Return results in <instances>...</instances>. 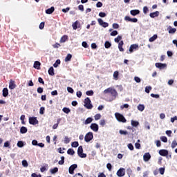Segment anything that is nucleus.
I'll return each instance as SVG.
<instances>
[{"label":"nucleus","instance_id":"nucleus-1","mask_svg":"<svg viewBox=\"0 0 177 177\" xmlns=\"http://www.w3.org/2000/svg\"><path fill=\"white\" fill-rule=\"evenodd\" d=\"M104 93H111V96L113 97L114 99L118 96V93L114 88H108L104 91Z\"/></svg>","mask_w":177,"mask_h":177},{"label":"nucleus","instance_id":"nucleus-2","mask_svg":"<svg viewBox=\"0 0 177 177\" xmlns=\"http://www.w3.org/2000/svg\"><path fill=\"white\" fill-rule=\"evenodd\" d=\"M115 117L119 122H123V123L127 122V119L125 118V117H124V115L120 113H115Z\"/></svg>","mask_w":177,"mask_h":177},{"label":"nucleus","instance_id":"nucleus-3","mask_svg":"<svg viewBox=\"0 0 177 177\" xmlns=\"http://www.w3.org/2000/svg\"><path fill=\"white\" fill-rule=\"evenodd\" d=\"M84 107H86V109H88V110H91L93 108V105L91 104V99L89 97L85 98Z\"/></svg>","mask_w":177,"mask_h":177},{"label":"nucleus","instance_id":"nucleus-4","mask_svg":"<svg viewBox=\"0 0 177 177\" xmlns=\"http://www.w3.org/2000/svg\"><path fill=\"white\" fill-rule=\"evenodd\" d=\"M77 155L80 158H86V153H84V149L82 146H80L77 149Z\"/></svg>","mask_w":177,"mask_h":177},{"label":"nucleus","instance_id":"nucleus-5","mask_svg":"<svg viewBox=\"0 0 177 177\" xmlns=\"http://www.w3.org/2000/svg\"><path fill=\"white\" fill-rule=\"evenodd\" d=\"M92 139H93V133H92V132L87 133L86 134V136H84V140L87 143L91 142V140H92Z\"/></svg>","mask_w":177,"mask_h":177},{"label":"nucleus","instance_id":"nucleus-6","mask_svg":"<svg viewBox=\"0 0 177 177\" xmlns=\"http://www.w3.org/2000/svg\"><path fill=\"white\" fill-rule=\"evenodd\" d=\"M29 124H30V125H37V124H38V120H37V117H30Z\"/></svg>","mask_w":177,"mask_h":177},{"label":"nucleus","instance_id":"nucleus-7","mask_svg":"<svg viewBox=\"0 0 177 177\" xmlns=\"http://www.w3.org/2000/svg\"><path fill=\"white\" fill-rule=\"evenodd\" d=\"M116 174L118 177L125 176V169L120 168L118 170Z\"/></svg>","mask_w":177,"mask_h":177},{"label":"nucleus","instance_id":"nucleus-8","mask_svg":"<svg viewBox=\"0 0 177 177\" xmlns=\"http://www.w3.org/2000/svg\"><path fill=\"white\" fill-rule=\"evenodd\" d=\"M78 165L77 164L72 165L68 169V172L71 175H74V170L77 168Z\"/></svg>","mask_w":177,"mask_h":177},{"label":"nucleus","instance_id":"nucleus-9","mask_svg":"<svg viewBox=\"0 0 177 177\" xmlns=\"http://www.w3.org/2000/svg\"><path fill=\"white\" fill-rule=\"evenodd\" d=\"M138 49H139L138 44H132L130 46L129 50L130 53H133V50H138Z\"/></svg>","mask_w":177,"mask_h":177},{"label":"nucleus","instance_id":"nucleus-10","mask_svg":"<svg viewBox=\"0 0 177 177\" xmlns=\"http://www.w3.org/2000/svg\"><path fill=\"white\" fill-rule=\"evenodd\" d=\"M97 21H98L100 26H102V27H104V28L109 27V23L103 21V19H102L100 18L97 19Z\"/></svg>","mask_w":177,"mask_h":177},{"label":"nucleus","instance_id":"nucleus-11","mask_svg":"<svg viewBox=\"0 0 177 177\" xmlns=\"http://www.w3.org/2000/svg\"><path fill=\"white\" fill-rule=\"evenodd\" d=\"M90 128L94 132H97V131H99V125H97L96 123H92L90 126Z\"/></svg>","mask_w":177,"mask_h":177},{"label":"nucleus","instance_id":"nucleus-12","mask_svg":"<svg viewBox=\"0 0 177 177\" xmlns=\"http://www.w3.org/2000/svg\"><path fill=\"white\" fill-rule=\"evenodd\" d=\"M155 66L157 68H160V70H164L167 67V64L156 63Z\"/></svg>","mask_w":177,"mask_h":177},{"label":"nucleus","instance_id":"nucleus-13","mask_svg":"<svg viewBox=\"0 0 177 177\" xmlns=\"http://www.w3.org/2000/svg\"><path fill=\"white\" fill-rule=\"evenodd\" d=\"M150 158H151V155H150V153L147 152L144 154L143 160L144 161H145V162H147V161H149Z\"/></svg>","mask_w":177,"mask_h":177},{"label":"nucleus","instance_id":"nucleus-14","mask_svg":"<svg viewBox=\"0 0 177 177\" xmlns=\"http://www.w3.org/2000/svg\"><path fill=\"white\" fill-rule=\"evenodd\" d=\"M160 156H162V157H167L168 155V150L166 149H160L159 151Z\"/></svg>","mask_w":177,"mask_h":177},{"label":"nucleus","instance_id":"nucleus-15","mask_svg":"<svg viewBox=\"0 0 177 177\" xmlns=\"http://www.w3.org/2000/svg\"><path fill=\"white\" fill-rule=\"evenodd\" d=\"M72 27L73 30H77V28H80L81 27V24H80L79 21H76L72 24Z\"/></svg>","mask_w":177,"mask_h":177},{"label":"nucleus","instance_id":"nucleus-16","mask_svg":"<svg viewBox=\"0 0 177 177\" xmlns=\"http://www.w3.org/2000/svg\"><path fill=\"white\" fill-rule=\"evenodd\" d=\"M16 88V83L14 80H10L9 82V88L10 89H15Z\"/></svg>","mask_w":177,"mask_h":177},{"label":"nucleus","instance_id":"nucleus-17","mask_svg":"<svg viewBox=\"0 0 177 177\" xmlns=\"http://www.w3.org/2000/svg\"><path fill=\"white\" fill-rule=\"evenodd\" d=\"M34 68H36L37 70H40L41 69V62L36 61L34 63L33 65Z\"/></svg>","mask_w":177,"mask_h":177},{"label":"nucleus","instance_id":"nucleus-18","mask_svg":"<svg viewBox=\"0 0 177 177\" xmlns=\"http://www.w3.org/2000/svg\"><path fill=\"white\" fill-rule=\"evenodd\" d=\"M160 15V12L158 11H156L154 12H151L149 14L150 17H151V19H154V17H158V16Z\"/></svg>","mask_w":177,"mask_h":177},{"label":"nucleus","instance_id":"nucleus-19","mask_svg":"<svg viewBox=\"0 0 177 177\" xmlns=\"http://www.w3.org/2000/svg\"><path fill=\"white\" fill-rule=\"evenodd\" d=\"M122 46H124V41H120L118 44V49L120 52H124V48Z\"/></svg>","mask_w":177,"mask_h":177},{"label":"nucleus","instance_id":"nucleus-20","mask_svg":"<svg viewBox=\"0 0 177 177\" xmlns=\"http://www.w3.org/2000/svg\"><path fill=\"white\" fill-rule=\"evenodd\" d=\"M53 12H55V7H51L46 10L47 15H52Z\"/></svg>","mask_w":177,"mask_h":177},{"label":"nucleus","instance_id":"nucleus-21","mask_svg":"<svg viewBox=\"0 0 177 177\" xmlns=\"http://www.w3.org/2000/svg\"><path fill=\"white\" fill-rule=\"evenodd\" d=\"M8 95H9V90H8V88H4L3 89V97H7Z\"/></svg>","mask_w":177,"mask_h":177},{"label":"nucleus","instance_id":"nucleus-22","mask_svg":"<svg viewBox=\"0 0 177 177\" xmlns=\"http://www.w3.org/2000/svg\"><path fill=\"white\" fill-rule=\"evenodd\" d=\"M130 13L132 16H136V15L140 13V11L139 10H132L130 11Z\"/></svg>","mask_w":177,"mask_h":177},{"label":"nucleus","instance_id":"nucleus-23","mask_svg":"<svg viewBox=\"0 0 177 177\" xmlns=\"http://www.w3.org/2000/svg\"><path fill=\"white\" fill-rule=\"evenodd\" d=\"M48 74L51 76L55 75V69L53 68V66L50 67L48 69Z\"/></svg>","mask_w":177,"mask_h":177},{"label":"nucleus","instance_id":"nucleus-24","mask_svg":"<svg viewBox=\"0 0 177 177\" xmlns=\"http://www.w3.org/2000/svg\"><path fill=\"white\" fill-rule=\"evenodd\" d=\"M68 39V36L64 35L61 37L60 42H61V44H63V43L66 42V41H67Z\"/></svg>","mask_w":177,"mask_h":177},{"label":"nucleus","instance_id":"nucleus-25","mask_svg":"<svg viewBox=\"0 0 177 177\" xmlns=\"http://www.w3.org/2000/svg\"><path fill=\"white\" fill-rule=\"evenodd\" d=\"M104 46L106 49H109V48H111V42L109 41H106L104 43Z\"/></svg>","mask_w":177,"mask_h":177},{"label":"nucleus","instance_id":"nucleus-26","mask_svg":"<svg viewBox=\"0 0 177 177\" xmlns=\"http://www.w3.org/2000/svg\"><path fill=\"white\" fill-rule=\"evenodd\" d=\"M93 121V118H88L85 122H84V124L85 125H88V124H91V122H92Z\"/></svg>","mask_w":177,"mask_h":177},{"label":"nucleus","instance_id":"nucleus-27","mask_svg":"<svg viewBox=\"0 0 177 177\" xmlns=\"http://www.w3.org/2000/svg\"><path fill=\"white\" fill-rule=\"evenodd\" d=\"M158 38V36L157 35H153V37H150L149 41V42H154L155 39H157Z\"/></svg>","mask_w":177,"mask_h":177},{"label":"nucleus","instance_id":"nucleus-28","mask_svg":"<svg viewBox=\"0 0 177 177\" xmlns=\"http://www.w3.org/2000/svg\"><path fill=\"white\" fill-rule=\"evenodd\" d=\"M67 153L69 154V156H74V154H75V151H74V149H68Z\"/></svg>","mask_w":177,"mask_h":177},{"label":"nucleus","instance_id":"nucleus-29","mask_svg":"<svg viewBox=\"0 0 177 177\" xmlns=\"http://www.w3.org/2000/svg\"><path fill=\"white\" fill-rule=\"evenodd\" d=\"M71 141V138H69L68 137L65 136L64 140L65 145H68V143H70Z\"/></svg>","mask_w":177,"mask_h":177},{"label":"nucleus","instance_id":"nucleus-30","mask_svg":"<svg viewBox=\"0 0 177 177\" xmlns=\"http://www.w3.org/2000/svg\"><path fill=\"white\" fill-rule=\"evenodd\" d=\"M27 127H21V129H20V132L21 133H27Z\"/></svg>","mask_w":177,"mask_h":177},{"label":"nucleus","instance_id":"nucleus-31","mask_svg":"<svg viewBox=\"0 0 177 177\" xmlns=\"http://www.w3.org/2000/svg\"><path fill=\"white\" fill-rule=\"evenodd\" d=\"M131 124L132 127H138V125H139V122L135 121V120H131Z\"/></svg>","mask_w":177,"mask_h":177},{"label":"nucleus","instance_id":"nucleus-32","mask_svg":"<svg viewBox=\"0 0 177 177\" xmlns=\"http://www.w3.org/2000/svg\"><path fill=\"white\" fill-rule=\"evenodd\" d=\"M176 32V28H171L169 30V34H175Z\"/></svg>","mask_w":177,"mask_h":177},{"label":"nucleus","instance_id":"nucleus-33","mask_svg":"<svg viewBox=\"0 0 177 177\" xmlns=\"http://www.w3.org/2000/svg\"><path fill=\"white\" fill-rule=\"evenodd\" d=\"M62 111H64V113H65L66 114H68L71 111V110L69 108L64 107L63 108Z\"/></svg>","mask_w":177,"mask_h":177},{"label":"nucleus","instance_id":"nucleus-34","mask_svg":"<svg viewBox=\"0 0 177 177\" xmlns=\"http://www.w3.org/2000/svg\"><path fill=\"white\" fill-rule=\"evenodd\" d=\"M72 57H73V55H71V54H68L65 58V62H70Z\"/></svg>","mask_w":177,"mask_h":177},{"label":"nucleus","instance_id":"nucleus-35","mask_svg":"<svg viewBox=\"0 0 177 177\" xmlns=\"http://www.w3.org/2000/svg\"><path fill=\"white\" fill-rule=\"evenodd\" d=\"M121 39H122V37L118 35L116 38L114 39V41H115V42L118 44V43H120V41H121Z\"/></svg>","mask_w":177,"mask_h":177},{"label":"nucleus","instance_id":"nucleus-36","mask_svg":"<svg viewBox=\"0 0 177 177\" xmlns=\"http://www.w3.org/2000/svg\"><path fill=\"white\" fill-rule=\"evenodd\" d=\"M138 110H139L140 111H143V110H145V105L139 104L138 106Z\"/></svg>","mask_w":177,"mask_h":177},{"label":"nucleus","instance_id":"nucleus-37","mask_svg":"<svg viewBox=\"0 0 177 177\" xmlns=\"http://www.w3.org/2000/svg\"><path fill=\"white\" fill-rule=\"evenodd\" d=\"M118 75H119L118 71H115L113 73V78H114V80H118Z\"/></svg>","mask_w":177,"mask_h":177},{"label":"nucleus","instance_id":"nucleus-38","mask_svg":"<svg viewBox=\"0 0 177 177\" xmlns=\"http://www.w3.org/2000/svg\"><path fill=\"white\" fill-rule=\"evenodd\" d=\"M71 146L72 147H78V146H80V144L78 143V142L75 141L71 143Z\"/></svg>","mask_w":177,"mask_h":177},{"label":"nucleus","instance_id":"nucleus-39","mask_svg":"<svg viewBox=\"0 0 177 177\" xmlns=\"http://www.w3.org/2000/svg\"><path fill=\"white\" fill-rule=\"evenodd\" d=\"M176 146H177V142H176V140H174L171 142V149H175V147H176Z\"/></svg>","mask_w":177,"mask_h":177},{"label":"nucleus","instance_id":"nucleus-40","mask_svg":"<svg viewBox=\"0 0 177 177\" xmlns=\"http://www.w3.org/2000/svg\"><path fill=\"white\" fill-rule=\"evenodd\" d=\"M86 95H87V96H93V91L92 90L87 91L86 92Z\"/></svg>","mask_w":177,"mask_h":177},{"label":"nucleus","instance_id":"nucleus-41","mask_svg":"<svg viewBox=\"0 0 177 177\" xmlns=\"http://www.w3.org/2000/svg\"><path fill=\"white\" fill-rule=\"evenodd\" d=\"M151 89H152V88L150 86L145 87L146 93H150V91H151Z\"/></svg>","mask_w":177,"mask_h":177},{"label":"nucleus","instance_id":"nucleus-42","mask_svg":"<svg viewBox=\"0 0 177 177\" xmlns=\"http://www.w3.org/2000/svg\"><path fill=\"white\" fill-rule=\"evenodd\" d=\"M94 118L96 121H97V120H100V118H102V115H100V113H97L95 116Z\"/></svg>","mask_w":177,"mask_h":177},{"label":"nucleus","instance_id":"nucleus-43","mask_svg":"<svg viewBox=\"0 0 177 177\" xmlns=\"http://www.w3.org/2000/svg\"><path fill=\"white\" fill-rule=\"evenodd\" d=\"M3 147H8V149H10V142L6 141L4 142Z\"/></svg>","mask_w":177,"mask_h":177},{"label":"nucleus","instance_id":"nucleus-44","mask_svg":"<svg viewBox=\"0 0 177 177\" xmlns=\"http://www.w3.org/2000/svg\"><path fill=\"white\" fill-rule=\"evenodd\" d=\"M58 171H59V168L57 167H55L50 169L51 174H56V172H57Z\"/></svg>","mask_w":177,"mask_h":177},{"label":"nucleus","instance_id":"nucleus-45","mask_svg":"<svg viewBox=\"0 0 177 177\" xmlns=\"http://www.w3.org/2000/svg\"><path fill=\"white\" fill-rule=\"evenodd\" d=\"M18 147H23L24 146V142L23 141H19L17 144Z\"/></svg>","mask_w":177,"mask_h":177},{"label":"nucleus","instance_id":"nucleus-46","mask_svg":"<svg viewBox=\"0 0 177 177\" xmlns=\"http://www.w3.org/2000/svg\"><path fill=\"white\" fill-rule=\"evenodd\" d=\"M58 164L59 165H63V164H64V156L61 157V160L58 162Z\"/></svg>","mask_w":177,"mask_h":177},{"label":"nucleus","instance_id":"nucleus-47","mask_svg":"<svg viewBox=\"0 0 177 177\" xmlns=\"http://www.w3.org/2000/svg\"><path fill=\"white\" fill-rule=\"evenodd\" d=\"M160 140H162V142H164V143H167V142H168V138H167L166 136L160 137Z\"/></svg>","mask_w":177,"mask_h":177},{"label":"nucleus","instance_id":"nucleus-48","mask_svg":"<svg viewBox=\"0 0 177 177\" xmlns=\"http://www.w3.org/2000/svg\"><path fill=\"white\" fill-rule=\"evenodd\" d=\"M159 172L160 175H164V173L165 172V168L164 167L159 168Z\"/></svg>","mask_w":177,"mask_h":177},{"label":"nucleus","instance_id":"nucleus-49","mask_svg":"<svg viewBox=\"0 0 177 177\" xmlns=\"http://www.w3.org/2000/svg\"><path fill=\"white\" fill-rule=\"evenodd\" d=\"M61 62L60 59H57L55 64H53V67H57L59 64H60Z\"/></svg>","mask_w":177,"mask_h":177},{"label":"nucleus","instance_id":"nucleus-50","mask_svg":"<svg viewBox=\"0 0 177 177\" xmlns=\"http://www.w3.org/2000/svg\"><path fill=\"white\" fill-rule=\"evenodd\" d=\"M45 113V107L41 106L39 109V114L43 115Z\"/></svg>","mask_w":177,"mask_h":177},{"label":"nucleus","instance_id":"nucleus-51","mask_svg":"<svg viewBox=\"0 0 177 177\" xmlns=\"http://www.w3.org/2000/svg\"><path fill=\"white\" fill-rule=\"evenodd\" d=\"M111 37H115V35H118V31L113 30L111 32Z\"/></svg>","mask_w":177,"mask_h":177},{"label":"nucleus","instance_id":"nucleus-52","mask_svg":"<svg viewBox=\"0 0 177 177\" xmlns=\"http://www.w3.org/2000/svg\"><path fill=\"white\" fill-rule=\"evenodd\" d=\"M129 107V104H124L120 106L121 110H124V109H128Z\"/></svg>","mask_w":177,"mask_h":177},{"label":"nucleus","instance_id":"nucleus-53","mask_svg":"<svg viewBox=\"0 0 177 177\" xmlns=\"http://www.w3.org/2000/svg\"><path fill=\"white\" fill-rule=\"evenodd\" d=\"M44 27H45V22H41L39 26V28L40 30H44Z\"/></svg>","mask_w":177,"mask_h":177},{"label":"nucleus","instance_id":"nucleus-54","mask_svg":"<svg viewBox=\"0 0 177 177\" xmlns=\"http://www.w3.org/2000/svg\"><path fill=\"white\" fill-rule=\"evenodd\" d=\"M119 133H120V135H128V131H124V130H120Z\"/></svg>","mask_w":177,"mask_h":177},{"label":"nucleus","instance_id":"nucleus-55","mask_svg":"<svg viewBox=\"0 0 177 177\" xmlns=\"http://www.w3.org/2000/svg\"><path fill=\"white\" fill-rule=\"evenodd\" d=\"M37 93H42L44 92V88L42 87H39L37 89Z\"/></svg>","mask_w":177,"mask_h":177},{"label":"nucleus","instance_id":"nucleus-56","mask_svg":"<svg viewBox=\"0 0 177 177\" xmlns=\"http://www.w3.org/2000/svg\"><path fill=\"white\" fill-rule=\"evenodd\" d=\"M147 12H149V8H147V6H145L143 8V13L145 15L147 14Z\"/></svg>","mask_w":177,"mask_h":177},{"label":"nucleus","instance_id":"nucleus-57","mask_svg":"<svg viewBox=\"0 0 177 177\" xmlns=\"http://www.w3.org/2000/svg\"><path fill=\"white\" fill-rule=\"evenodd\" d=\"M22 165H23V167H28V162H27V160H24L22 161Z\"/></svg>","mask_w":177,"mask_h":177},{"label":"nucleus","instance_id":"nucleus-58","mask_svg":"<svg viewBox=\"0 0 177 177\" xmlns=\"http://www.w3.org/2000/svg\"><path fill=\"white\" fill-rule=\"evenodd\" d=\"M67 91L69 93H74V89L71 87H67Z\"/></svg>","mask_w":177,"mask_h":177},{"label":"nucleus","instance_id":"nucleus-59","mask_svg":"<svg viewBox=\"0 0 177 177\" xmlns=\"http://www.w3.org/2000/svg\"><path fill=\"white\" fill-rule=\"evenodd\" d=\"M106 168H107V169H109V171H111V169H112V168H113V166L111 165V163H108V164L106 165Z\"/></svg>","mask_w":177,"mask_h":177},{"label":"nucleus","instance_id":"nucleus-60","mask_svg":"<svg viewBox=\"0 0 177 177\" xmlns=\"http://www.w3.org/2000/svg\"><path fill=\"white\" fill-rule=\"evenodd\" d=\"M151 97H155L156 99H158V97H160V95L154 94V93H151Z\"/></svg>","mask_w":177,"mask_h":177},{"label":"nucleus","instance_id":"nucleus-61","mask_svg":"<svg viewBox=\"0 0 177 177\" xmlns=\"http://www.w3.org/2000/svg\"><path fill=\"white\" fill-rule=\"evenodd\" d=\"M127 147H128V149H129V150H131V151L133 150V149H134L133 145L131 143L128 144Z\"/></svg>","mask_w":177,"mask_h":177},{"label":"nucleus","instance_id":"nucleus-62","mask_svg":"<svg viewBox=\"0 0 177 177\" xmlns=\"http://www.w3.org/2000/svg\"><path fill=\"white\" fill-rule=\"evenodd\" d=\"M127 175L130 176V175H132V169H131V168L127 169Z\"/></svg>","mask_w":177,"mask_h":177},{"label":"nucleus","instance_id":"nucleus-63","mask_svg":"<svg viewBox=\"0 0 177 177\" xmlns=\"http://www.w3.org/2000/svg\"><path fill=\"white\" fill-rule=\"evenodd\" d=\"M100 17H106V15L105 12H101L99 13Z\"/></svg>","mask_w":177,"mask_h":177},{"label":"nucleus","instance_id":"nucleus-64","mask_svg":"<svg viewBox=\"0 0 177 177\" xmlns=\"http://www.w3.org/2000/svg\"><path fill=\"white\" fill-rule=\"evenodd\" d=\"M31 176H32V177H41V174L37 175V174H35V173L32 174Z\"/></svg>","mask_w":177,"mask_h":177}]
</instances>
